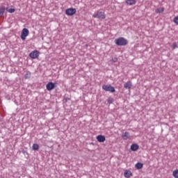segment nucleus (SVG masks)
Masks as SVG:
<instances>
[{"mask_svg": "<svg viewBox=\"0 0 178 178\" xmlns=\"http://www.w3.org/2000/svg\"><path fill=\"white\" fill-rule=\"evenodd\" d=\"M115 44L118 47H124L129 44V41L126 38L120 37L115 40Z\"/></svg>", "mask_w": 178, "mask_h": 178, "instance_id": "obj_1", "label": "nucleus"}, {"mask_svg": "<svg viewBox=\"0 0 178 178\" xmlns=\"http://www.w3.org/2000/svg\"><path fill=\"white\" fill-rule=\"evenodd\" d=\"M92 17L96 19H100L103 20L104 19H105L106 17V15H105L104 12L101 11V10H97L93 14Z\"/></svg>", "mask_w": 178, "mask_h": 178, "instance_id": "obj_2", "label": "nucleus"}, {"mask_svg": "<svg viewBox=\"0 0 178 178\" xmlns=\"http://www.w3.org/2000/svg\"><path fill=\"white\" fill-rule=\"evenodd\" d=\"M102 89L104 91H108L109 92H115V88L111 85H103Z\"/></svg>", "mask_w": 178, "mask_h": 178, "instance_id": "obj_3", "label": "nucleus"}, {"mask_svg": "<svg viewBox=\"0 0 178 178\" xmlns=\"http://www.w3.org/2000/svg\"><path fill=\"white\" fill-rule=\"evenodd\" d=\"M29 29L24 28L22 29V31L21 33V39L24 41L26 40V38L29 35Z\"/></svg>", "mask_w": 178, "mask_h": 178, "instance_id": "obj_4", "label": "nucleus"}, {"mask_svg": "<svg viewBox=\"0 0 178 178\" xmlns=\"http://www.w3.org/2000/svg\"><path fill=\"white\" fill-rule=\"evenodd\" d=\"M29 56L32 59H37V58H38V56H40V51H38L37 50H34L29 54Z\"/></svg>", "mask_w": 178, "mask_h": 178, "instance_id": "obj_5", "label": "nucleus"}, {"mask_svg": "<svg viewBox=\"0 0 178 178\" xmlns=\"http://www.w3.org/2000/svg\"><path fill=\"white\" fill-rule=\"evenodd\" d=\"M76 12V8H68L65 10V15L67 16H73Z\"/></svg>", "mask_w": 178, "mask_h": 178, "instance_id": "obj_6", "label": "nucleus"}, {"mask_svg": "<svg viewBox=\"0 0 178 178\" xmlns=\"http://www.w3.org/2000/svg\"><path fill=\"white\" fill-rule=\"evenodd\" d=\"M55 87H56V86L55 85V83H54V82H49L46 85V88L48 91H51V90H54Z\"/></svg>", "mask_w": 178, "mask_h": 178, "instance_id": "obj_7", "label": "nucleus"}, {"mask_svg": "<svg viewBox=\"0 0 178 178\" xmlns=\"http://www.w3.org/2000/svg\"><path fill=\"white\" fill-rule=\"evenodd\" d=\"M124 176L126 178H130L133 176V173H131V171L126 170L124 172Z\"/></svg>", "mask_w": 178, "mask_h": 178, "instance_id": "obj_8", "label": "nucleus"}, {"mask_svg": "<svg viewBox=\"0 0 178 178\" xmlns=\"http://www.w3.org/2000/svg\"><path fill=\"white\" fill-rule=\"evenodd\" d=\"M123 140H129L130 138V133L128 131L123 132L122 134Z\"/></svg>", "mask_w": 178, "mask_h": 178, "instance_id": "obj_9", "label": "nucleus"}, {"mask_svg": "<svg viewBox=\"0 0 178 178\" xmlns=\"http://www.w3.org/2000/svg\"><path fill=\"white\" fill-rule=\"evenodd\" d=\"M133 86V84L131 83V81H127L124 84V88H126L127 90H130V88H131V87Z\"/></svg>", "mask_w": 178, "mask_h": 178, "instance_id": "obj_10", "label": "nucleus"}, {"mask_svg": "<svg viewBox=\"0 0 178 178\" xmlns=\"http://www.w3.org/2000/svg\"><path fill=\"white\" fill-rule=\"evenodd\" d=\"M140 148V146L136 143H133L131 145V151H137Z\"/></svg>", "mask_w": 178, "mask_h": 178, "instance_id": "obj_11", "label": "nucleus"}, {"mask_svg": "<svg viewBox=\"0 0 178 178\" xmlns=\"http://www.w3.org/2000/svg\"><path fill=\"white\" fill-rule=\"evenodd\" d=\"M97 140L99 143H104L106 138L104 136L99 135V136H97Z\"/></svg>", "mask_w": 178, "mask_h": 178, "instance_id": "obj_12", "label": "nucleus"}, {"mask_svg": "<svg viewBox=\"0 0 178 178\" xmlns=\"http://www.w3.org/2000/svg\"><path fill=\"white\" fill-rule=\"evenodd\" d=\"M136 2H137V1H136V0H126V3L127 5H130V6L136 5Z\"/></svg>", "mask_w": 178, "mask_h": 178, "instance_id": "obj_13", "label": "nucleus"}, {"mask_svg": "<svg viewBox=\"0 0 178 178\" xmlns=\"http://www.w3.org/2000/svg\"><path fill=\"white\" fill-rule=\"evenodd\" d=\"M40 149V145H38V144L37 143H34L32 146V149L33 151H38V149Z\"/></svg>", "mask_w": 178, "mask_h": 178, "instance_id": "obj_14", "label": "nucleus"}, {"mask_svg": "<svg viewBox=\"0 0 178 178\" xmlns=\"http://www.w3.org/2000/svg\"><path fill=\"white\" fill-rule=\"evenodd\" d=\"M165 12V8H159L156 10V13H163Z\"/></svg>", "mask_w": 178, "mask_h": 178, "instance_id": "obj_15", "label": "nucleus"}, {"mask_svg": "<svg viewBox=\"0 0 178 178\" xmlns=\"http://www.w3.org/2000/svg\"><path fill=\"white\" fill-rule=\"evenodd\" d=\"M3 13H5V7H0V17L3 16Z\"/></svg>", "mask_w": 178, "mask_h": 178, "instance_id": "obj_16", "label": "nucleus"}, {"mask_svg": "<svg viewBox=\"0 0 178 178\" xmlns=\"http://www.w3.org/2000/svg\"><path fill=\"white\" fill-rule=\"evenodd\" d=\"M136 169H142L143 168V163H137L136 164Z\"/></svg>", "mask_w": 178, "mask_h": 178, "instance_id": "obj_17", "label": "nucleus"}, {"mask_svg": "<svg viewBox=\"0 0 178 178\" xmlns=\"http://www.w3.org/2000/svg\"><path fill=\"white\" fill-rule=\"evenodd\" d=\"M172 176L175 178H178V170H175L173 171Z\"/></svg>", "mask_w": 178, "mask_h": 178, "instance_id": "obj_18", "label": "nucleus"}, {"mask_svg": "<svg viewBox=\"0 0 178 178\" xmlns=\"http://www.w3.org/2000/svg\"><path fill=\"white\" fill-rule=\"evenodd\" d=\"M31 77V72H27L25 74V79H30Z\"/></svg>", "mask_w": 178, "mask_h": 178, "instance_id": "obj_19", "label": "nucleus"}, {"mask_svg": "<svg viewBox=\"0 0 178 178\" xmlns=\"http://www.w3.org/2000/svg\"><path fill=\"white\" fill-rule=\"evenodd\" d=\"M15 8H7V12H8V13H15Z\"/></svg>", "mask_w": 178, "mask_h": 178, "instance_id": "obj_20", "label": "nucleus"}, {"mask_svg": "<svg viewBox=\"0 0 178 178\" xmlns=\"http://www.w3.org/2000/svg\"><path fill=\"white\" fill-rule=\"evenodd\" d=\"M107 102H108V104H113V98L109 97V98L107 99Z\"/></svg>", "mask_w": 178, "mask_h": 178, "instance_id": "obj_21", "label": "nucleus"}, {"mask_svg": "<svg viewBox=\"0 0 178 178\" xmlns=\"http://www.w3.org/2000/svg\"><path fill=\"white\" fill-rule=\"evenodd\" d=\"M174 23H175V24H178V17H175L173 19Z\"/></svg>", "mask_w": 178, "mask_h": 178, "instance_id": "obj_22", "label": "nucleus"}, {"mask_svg": "<svg viewBox=\"0 0 178 178\" xmlns=\"http://www.w3.org/2000/svg\"><path fill=\"white\" fill-rule=\"evenodd\" d=\"M22 154H24V155H29V152H27V150H22Z\"/></svg>", "mask_w": 178, "mask_h": 178, "instance_id": "obj_23", "label": "nucleus"}, {"mask_svg": "<svg viewBox=\"0 0 178 178\" xmlns=\"http://www.w3.org/2000/svg\"><path fill=\"white\" fill-rule=\"evenodd\" d=\"M111 60L113 61L114 63H116L118 62V58H113Z\"/></svg>", "mask_w": 178, "mask_h": 178, "instance_id": "obj_24", "label": "nucleus"}, {"mask_svg": "<svg viewBox=\"0 0 178 178\" xmlns=\"http://www.w3.org/2000/svg\"><path fill=\"white\" fill-rule=\"evenodd\" d=\"M176 47H177V44H176V43H175L173 45V49H175L176 48Z\"/></svg>", "mask_w": 178, "mask_h": 178, "instance_id": "obj_25", "label": "nucleus"}]
</instances>
